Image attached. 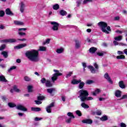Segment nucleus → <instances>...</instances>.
I'll use <instances>...</instances> for the list:
<instances>
[{
    "instance_id": "f257e3e1",
    "label": "nucleus",
    "mask_w": 127,
    "mask_h": 127,
    "mask_svg": "<svg viewBox=\"0 0 127 127\" xmlns=\"http://www.w3.org/2000/svg\"><path fill=\"white\" fill-rule=\"evenodd\" d=\"M46 47L40 46L38 50H32L26 52V57L32 62L39 61V51H45Z\"/></svg>"
},
{
    "instance_id": "f03ea898",
    "label": "nucleus",
    "mask_w": 127,
    "mask_h": 127,
    "mask_svg": "<svg viewBox=\"0 0 127 127\" xmlns=\"http://www.w3.org/2000/svg\"><path fill=\"white\" fill-rule=\"evenodd\" d=\"M97 25L101 28L102 32H104L106 34H109L110 32L112 31L111 27L108 26V24L105 22H99L98 23Z\"/></svg>"
},
{
    "instance_id": "7ed1b4c3",
    "label": "nucleus",
    "mask_w": 127,
    "mask_h": 127,
    "mask_svg": "<svg viewBox=\"0 0 127 127\" xmlns=\"http://www.w3.org/2000/svg\"><path fill=\"white\" fill-rule=\"evenodd\" d=\"M26 41V39H14V38H10L8 39H4L1 41L2 43H14L15 42H17L18 41Z\"/></svg>"
},
{
    "instance_id": "20e7f679",
    "label": "nucleus",
    "mask_w": 127,
    "mask_h": 127,
    "mask_svg": "<svg viewBox=\"0 0 127 127\" xmlns=\"http://www.w3.org/2000/svg\"><path fill=\"white\" fill-rule=\"evenodd\" d=\"M54 72H55V73L53 74L51 79L52 82H53V83H55V81L58 79V76H62V73L59 72V70L56 69H54Z\"/></svg>"
},
{
    "instance_id": "39448f33",
    "label": "nucleus",
    "mask_w": 127,
    "mask_h": 127,
    "mask_svg": "<svg viewBox=\"0 0 127 127\" xmlns=\"http://www.w3.org/2000/svg\"><path fill=\"white\" fill-rule=\"evenodd\" d=\"M51 24L53 25L52 27L51 28V29L53 30V31L57 32V31L59 30V23L55 21H53L51 22Z\"/></svg>"
},
{
    "instance_id": "423d86ee",
    "label": "nucleus",
    "mask_w": 127,
    "mask_h": 127,
    "mask_svg": "<svg viewBox=\"0 0 127 127\" xmlns=\"http://www.w3.org/2000/svg\"><path fill=\"white\" fill-rule=\"evenodd\" d=\"M79 96L78 98H80L81 101H82V98L89 96V93L87 90H81L79 91Z\"/></svg>"
},
{
    "instance_id": "0eeeda50",
    "label": "nucleus",
    "mask_w": 127,
    "mask_h": 127,
    "mask_svg": "<svg viewBox=\"0 0 127 127\" xmlns=\"http://www.w3.org/2000/svg\"><path fill=\"white\" fill-rule=\"evenodd\" d=\"M19 7L20 12H21V13H23V12H24V10H25V3L24 2H20L19 4Z\"/></svg>"
},
{
    "instance_id": "6e6552de",
    "label": "nucleus",
    "mask_w": 127,
    "mask_h": 127,
    "mask_svg": "<svg viewBox=\"0 0 127 127\" xmlns=\"http://www.w3.org/2000/svg\"><path fill=\"white\" fill-rule=\"evenodd\" d=\"M104 78L110 84H113V80H112L111 77H110V75H109V73H106L104 74Z\"/></svg>"
},
{
    "instance_id": "1a4fd4ad",
    "label": "nucleus",
    "mask_w": 127,
    "mask_h": 127,
    "mask_svg": "<svg viewBox=\"0 0 127 127\" xmlns=\"http://www.w3.org/2000/svg\"><path fill=\"white\" fill-rule=\"evenodd\" d=\"M54 107V103L53 102L51 103L48 107L46 108V111L47 113L50 114L51 113V109Z\"/></svg>"
},
{
    "instance_id": "9d476101",
    "label": "nucleus",
    "mask_w": 127,
    "mask_h": 127,
    "mask_svg": "<svg viewBox=\"0 0 127 127\" xmlns=\"http://www.w3.org/2000/svg\"><path fill=\"white\" fill-rule=\"evenodd\" d=\"M17 110H19L20 111H23V112H27V109L25 108L24 106L20 105L17 106Z\"/></svg>"
},
{
    "instance_id": "9b49d317",
    "label": "nucleus",
    "mask_w": 127,
    "mask_h": 127,
    "mask_svg": "<svg viewBox=\"0 0 127 127\" xmlns=\"http://www.w3.org/2000/svg\"><path fill=\"white\" fill-rule=\"evenodd\" d=\"M115 96L117 98H121L122 97V91L121 90H116L115 91Z\"/></svg>"
},
{
    "instance_id": "f8f14e48",
    "label": "nucleus",
    "mask_w": 127,
    "mask_h": 127,
    "mask_svg": "<svg viewBox=\"0 0 127 127\" xmlns=\"http://www.w3.org/2000/svg\"><path fill=\"white\" fill-rule=\"evenodd\" d=\"M94 100V98L92 97H84L81 98V102H85V101H92Z\"/></svg>"
},
{
    "instance_id": "ddd939ff",
    "label": "nucleus",
    "mask_w": 127,
    "mask_h": 127,
    "mask_svg": "<svg viewBox=\"0 0 127 127\" xmlns=\"http://www.w3.org/2000/svg\"><path fill=\"white\" fill-rule=\"evenodd\" d=\"M64 48L61 47V48H58L56 50V52L58 53V54H61L64 53Z\"/></svg>"
},
{
    "instance_id": "4468645a",
    "label": "nucleus",
    "mask_w": 127,
    "mask_h": 127,
    "mask_svg": "<svg viewBox=\"0 0 127 127\" xmlns=\"http://www.w3.org/2000/svg\"><path fill=\"white\" fill-rule=\"evenodd\" d=\"M26 46H27L26 44H22L14 47V49H21V48H23V47H26Z\"/></svg>"
},
{
    "instance_id": "2eb2a0df",
    "label": "nucleus",
    "mask_w": 127,
    "mask_h": 127,
    "mask_svg": "<svg viewBox=\"0 0 127 127\" xmlns=\"http://www.w3.org/2000/svg\"><path fill=\"white\" fill-rule=\"evenodd\" d=\"M102 92L100 89L97 88L94 92H92L93 96H97V95L100 94Z\"/></svg>"
},
{
    "instance_id": "dca6fc26",
    "label": "nucleus",
    "mask_w": 127,
    "mask_h": 127,
    "mask_svg": "<svg viewBox=\"0 0 127 127\" xmlns=\"http://www.w3.org/2000/svg\"><path fill=\"white\" fill-rule=\"evenodd\" d=\"M83 124H88V125H91L93 121L90 119H85L82 121Z\"/></svg>"
},
{
    "instance_id": "f3484780",
    "label": "nucleus",
    "mask_w": 127,
    "mask_h": 127,
    "mask_svg": "<svg viewBox=\"0 0 127 127\" xmlns=\"http://www.w3.org/2000/svg\"><path fill=\"white\" fill-rule=\"evenodd\" d=\"M81 82V79L77 80L76 79H73L71 80V84L73 85H77Z\"/></svg>"
},
{
    "instance_id": "a211bd4d",
    "label": "nucleus",
    "mask_w": 127,
    "mask_h": 127,
    "mask_svg": "<svg viewBox=\"0 0 127 127\" xmlns=\"http://www.w3.org/2000/svg\"><path fill=\"white\" fill-rule=\"evenodd\" d=\"M87 68H88V69H90L91 73H92L93 74H95V73H96V69H95L93 66L88 65L87 66Z\"/></svg>"
},
{
    "instance_id": "6ab92c4d",
    "label": "nucleus",
    "mask_w": 127,
    "mask_h": 127,
    "mask_svg": "<svg viewBox=\"0 0 127 127\" xmlns=\"http://www.w3.org/2000/svg\"><path fill=\"white\" fill-rule=\"evenodd\" d=\"M0 81H1V82H4V83H6V82H7V80L2 74L0 75Z\"/></svg>"
},
{
    "instance_id": "aec40b11",
    "label": "nucleus",
    "mask_w": 127,
    "mask_h": 127,
    "mask_svg": "<svg viewBox=\"0 0 127 127\" xmlns=\"http://www.w3.org/2000/svg\"><path fill=\"white\" fill-rule=\"evenodd\" d=\"M14 23L15 25H23L24 23L20 21L14 20Z\"/></svg>"
},
{
    "instance_id": "412c9836",
    "label": "nucleus",
    "mask_w": 127,
    "mask_h": 127,
    "mask_svg": "<svg viewBox=\"0 0 127 127\" xmlns=\"http://www.w3.org/2000/svg\"><path fill=\"white\" fill-rule=\"evenodd\" d=\"M31 111L33 112H40L41 111V108L39 107H32Z\"/></svg>"
},
{
    "instance_id": "4be33fe9",
    "label": "nucleus",
    "mask_w": 127,
    "mask_h": 127,
    "mask_svg": "<svg viewBox=\"0 0 127 127\" xmlns=\"http://www.w3.org/2000/svg\"><path fill=\"white\" fill-rule=\"evenodd\" d=\"M81 47V42L78 40L75 41V48L78 49Z\"/></svg>"
},
{
    "instance_id": "5701e85b",
    "label": "nucleus",
    "mask_w": 127,
    "mask_h": 127,
    "mask_svg": "<svg viewBox=\"0 0 127 127\" xmlns=\"http://www.w3.org/2000/svg\"><path fill=\"white\" fill-rule=\"evenodd\" d=\"M47 91L48 93H49V94H52V93L56 91V89L55 88H49L47 89Z\"/></svg>"
},
{
    "instance_id": "b1692460",
    "label": "nucleus",
    "mask_w": 127,
    "mask_h": 127,
    "mask_svg": "<svg viewBox=\"0 0 127 127\" xmlns=\"http://www.w3.org/2000/svg\"><path fill=\"white\" fill-rule=\"evenodd\" d=\"M119 87H120V88H122V89H125V88H126V86L124 84V81H120L119 83Z\"/></svg>"
},
{
    "instance_id": "393cba45",
    "label": "nucleus",
    "mask_w": 127,
    "mask_h": 127,
    "mask_svg": "<svg viewBox=\"0 0 127 127\" xmlns=\"http://www.w3.org/2000/svg\"><path fill=\"white\" fill-rule=\"evenodd\" d=\"M6 14L8 15H12L13 14L9 8H7L5 10Z\"/></svg>"
},
{
    "instance_id": "a878e982",
    "label": "nucleus",
    "mask_w": 127,
    "mask_h": 127,
    "mask_svg": "<svg viewBox=\"0 0 127 127\" xmlns=\"http://www.w3.org/2000/svg\"><path fill=\"white\" fill-rule=\"evenodd\" d=\"M79 84L78 86L79 89H83L84 86H85V83H84V82L83 81H80L79 83Z\"/></svg>"
},
{
    "instance_id": "bb28decb",
    "label": "nucleus",
    "mask_w": 127,
    "mask_h": 127,
    "mask_svg": "<svg viewBox=\"0 0 127 127\" xmlns=\"http://www.w3.org/2000/svg\"><path fill=\"white\" fill-rule=\"evenodd\" d=\"M96 51H97V48L95 47L91 48L89 49V52H90V53H95V52H96Z\"/></svg>"
},
{
    "instance_id": "cd10ccee",
    "label": "nucleus",
    "mask_w": 127,
    "mask_h": 127,
    "mask_svg": "<svg viewBox=\"0 0 127 127\" xmlns=\"http://www.w3.org/2000/svg\"><path fill=\"white\" fill-rule=\"evenodd\" d=\"M60 7L59 6V4H56L53 6V8L55 10H57L59 9Z\"/></svg>"
},
{
    "instance_id": "c85d7f7f",
    "label": "nucleus",
    "mask_w": 127,
    "mask_h": 127,
    "mask_svg": "<svg viewBox=\"0 0 127 127\" xmlns=\"http://www.w3.org/2000/svg\"><path fill=\"white\" fill-rule=\"evenodd\" d=\"M46 87H52V83L49 80H47L46 82Z\"/></svg>"
},
{
    "instance_id": "c756f323",
    "label": "nucleus",
    "mask_w": 127,
    "mask_h": 127,
    "mask_svg": "<svg viewBox=\"0 0 127 127\" xmlns=\"http://www.w3.org/2000/svg\"><path fill=\"white\" fill-rule=\"evenodd\" d=\"M81 107L84 109H89V107L88 105L86 104L85 103H82L81 105Z\"/></svg>"
},
{
    "instance_id": "7c9ffc66",
    "label": "nucleus",
    "mask_w": 127,
    "mask_h": 127,
    "mask_svg": "<svg viewBox=\"0 0 127 127\" xmlns=\"http://www.w3.org/2000/svg\"><path fill=\"white\" fill-rule=\"evenodd\" d=\"M115 40H116L117 41H121L122 39H123V36H119L118 37H116L114 38Z\"/></svg>"
},
{
    "instance_id": "2f4dec72",
    "label": "nucleus",
    "mask_w": 127,
    "mask_h": 127,
    "mask_svg": "<svg viewBox=\"0 0 127 127\" xmlns=\"http://www.w3.org/2000/svg\"><path fill=\"white\" fill-rule=\"evenodd\" d=\"M100 120L102 122H106V121H108V117L107 116H104L100 118Z\"/></svg>"
},
{
    "instance_id": "473e14b6",
    "label": "nucleus",
    "mask_w": 127,
    "mask_h": 127,
    "mask_svg": "<svg viewBox=\"0 0 127 127\" xmlns=\"http://www.w3.org/2000/svg\"><path fill=\"white\" fill-rule=\"evenodd\" d=\"M68 117H70L71 119H75V116H74V115H73V113L71 112H68L67 114Z\"/></svg>"
},
{
    "instance_id": "72a5a7b5",
    "label": "nucleus",
    "mask_w": 127,
    "mask_h": 127,
    "mask_svg": "<svg viewBox=\"0 0 127 127\" xmlns=\"http://www.w3.org/2000/svg\"><path fill=\"white\" fill-rule=\"evenodd\" d=\"M1 54H2V55H3V56L5 58H7V57L8 56V55H7V52H5V51H3L1 52Z\"/></svg>"
},
{
    "instance_id": "f704fd0d",
    "label": "nucleus",
    "mask_w": 127,
    "mask_h": 127,
    "mask_svg": "<svg viewBox=\"0 0 127 127\" xmlns=\"http://www.w3.org/2000/svg\"><path fill=\"white\" fill-rule=\"evenodd\" d=\"M60 13L61 14V15H66V14H67V12H66L65 10H62L60 11Z\"/></svg>"
},
{
    "instance_id": "c9c22d12",
    "label": "nucleus",
    "mask_w": 127,
    "mask_h": 127,
    "mask_svg": "<svg viewBox=\"0 0 127 127\" xmlns=\"http://www.w3.org/2000/svg\"><path fill=\"white\" fill-rule=\"evenodd\" d=\"M13 89L14 91H15V92H16L17 93H19V92H20L19 89L17 88V86H16V85H14L13 86Z\"/></svg>"
},
{
    "instance_id": "e433bc0d",
    "label": "nucleus",
    "mask_w": 127,
    "mask_h": 127,
    "mask_svg": "<svg viewBox=\"0 0 127 127\" xmlns=\"http://www.w3.org/2000/svg\"><path fill=\"white\" fill-rule=\"evenodd\" d=\"M24 80L25 81H26V82H30V81H31V78H30V77H29L27 76H25L24 77Z\"/></svg>"
},
{
    "instance_id": "4c0bfd02",
    "label": "nucleus",
    "mask_w": 127,
    "mask_h": 127,
    "mask_svg": "<svg viewBox=\"0 0 127 127\" xmlns=\"http://www.w3.org/2000/svg\"><path fill=\"white\" fill-rule=\"evenodd\" d=\"M27 88H28V92H29L30 93H31V92H32V89H33V86L32 85H29L27 87Z\"/></svg>"
},
{
    "instance_id": "58836bf2",
    "label": "nucleus",
    "mask_w": 127,
    "mask_h": 127,
    "mask_svg": "<svg viewBox=\"0 0 127 127\" xmlns=\"http://www.w3.org/2000/svg\"><path fill=\"white\" fill-rule=\"evenodd\" d=\"M126 57H125L124 55H121L120 56H118L117 57V59H125Z\"/></svg>"
},
{
    "instance_id": "ea45409f",
    "label": "nucleus",
    "mask_w": 127,
    "mask_h": 127,
    "mask_svg": "<svg viewBox=\"0 0 127 127\" xmlns=\"http://www.w3.org/2000/svg\"><path fill=\"white\" fill-rule=\"evenodd\" d=\"M50 39H47L45 42L43 43V45H45V44H49L50 43Z\"/></svg>"
},
{
    "instance_id": "a19ab883",
    "label": "nucleus",
    "mask_w": 127,
    "mask_h": 127,
    "mask_svg": "<svg viewBox=\"0 0 127 127\" xmlns=\"http://www.w3.org/2000/svg\"><path fill=\"white\" fill-rule=\"evenodd\" d=\"M127 94H124L122 95V96L119 100H127Z\"/></svg>"
},
{
    "instance_id": "79ce46f5",
    "label": "nucleus",
    "mask_w": 127,
    "mask_h": 127,
    "mask_svg": "<svg viewBox=\"0 0 127 127\" xmlns=\"http://www.w3.org/2000/svg\"><path fill=\"white\" fill-rule=\"evenodd\" d=\"M8 106H9L10 108H14V107H16L15 104L11 103H8Z\"/></svg>"
},
{
    "instance_id": "37998d69",
    "label": "nucleus",
    "mask_w": 127,
    "mask_h": 127,
    "mask_svg": "<svg viewBox=\"0 0 127 127\" xmlns=\"http://www.w3.org/2000/svg\"><path fill=\"white\" fill-rule=\"evenodd\" d=\"M104 54L105 53L103 52H99L97 53V55H98V56H104Z\"/></svg>"
},
{
    "instance_id": "c03bdc74",
    "label": "nucleus",
    "mask_w": 127,
    "mask_h": 127,
    "mask_svg": "<svg viewBox=\"0 0 127 127\" xmlns=\"http://www.w3.org/2000/svg\"><path fill=\"white\" fill-rule=\"evenodd\" d=\"M94 83V81L93 80H88L86 81V83L88 85H91V84H93Z\"/></svg>"
},
{
    "instance_id": "a18cd8bd",
    "label": "nucleus",
    "mask_w": 127,
    "mask_h": 127,
    "mask_svg": "<svg viewBox=\"0 0 127 127\" xmlns=\"http://www.w3.org/2000/svg\"><path fill=\"white\" fill-rule=\"evenodd\" d=\"M75 113L78 117H81L82 116V113H81V111L80 110H77L75 111Z\"/></svg>"
},
{
    "instance_id": "49530a36",
    "label": "nucleus",
    "mask_w": 127,
    "mask_h": 127,
    "mask_svg": "<svg viewBox=\"0 0 127 127\" xmlns=\"http://www.w3.org/2000/svg\"><path fill=\"white\" fill-rule=\"evenodd\" d=\"M72 74L73 72L70 71L66 74V78H69V77H71V76H72Z\"/></svg>"
},
{
    "instance_id": "de8ad7c7",
    "label": "nucleus",
    "mask_w": 127,
    "mask_h": 127,
    "mask_svg": "<svg viewBox=\"0 0 127 127\" xmlns=\"http://www.w3.org/2000/svg\"><path fill=\"white\" fill-rule=\"evenodd\" d=\"M16 69V66H11L9 69H8V72H10L11 71H12V70H14Z\"/></svg>"
},
{
    "instance_id": "09e8293b",
    "label": "nucleus",
    "mask_w": 127,
    "mask_h": 127,
    "mask_svg": "<svg viewBox=\"0 0 127 127\" xmlns=\"http://www.w3.org/2000/svg\"><path fill=\"white\" fill-rule=\"evenodd\" d=\"M26 30H27V28H19L18 29V31L21 32V31H25Z\"/></svg>"
},
{
    "instance_id": "8fccbe9b",
    "label": "nucleus",
    "mask_w": 127,
    "mask_h": 127,
    "mask_svg": "<svg viewBox=\"0 0 127 127\" xmlns=\"http://www.w3.org/2000/svg\"><path fill=\"white\" fill-rule=\"evenodd\" d=\"M91 1H92V0H84L83 4H86L88 3V2H91Z\"/></svg>"
},
{
    "instance_id": "3c124183",
    "label": "nucleus",
    "mask_w": 127,
    "mask_h": 127,
    "mask_svg": "<svg viewBox=\"0 0 127 127\" xmlns=\"http://www.w3.org/2000/svg\"><path fill=\"white\" fill-rule=\"evenodd\" d=\"M18 34L20 35V36H23L24 35H26V34L25 33L21 32H18Z\"/></svg>"
},
{
    "instance_id": "603ef678",
    "label": "nucleus",
    "mask_w": 127,
    "mask_h": 127,
    "mask_svg": "<svg viewBox=\"0 0 127 127\" xmlns=\"http://www.w3.org/2000/svg\"><path fill=\"white\" fill-rule=\"evenodd\" d=\"M82 2V0H78L76 1V5L77 6H80V4H81V2Z\"/></svg>"
},
{
    "instance_id": "864d4df0",
    "label": "nucleus",
    "mask_w": 127,
    "mask_h": 127,
    "mask_svg": "<svg viewBox=\"0 0 127 127\" xmlns=\"http://www.w3.org/2000/svg\"><path fill=\"white\" fill-rule=\"evenodd\" d=\"M46 79L45 78H42L41 80V82L42 84H45V83H46Z\"/></svg>"
},
{
    "instance_id": "5fc2aeb1",
    "label": "nucleus",
    "mask_w": 127,
    "mask_h": 127,
    "mask_svg": "<svg viewBox=\"0 0 127 127\" xmlns=\"http://www.w3.org/2000/svg\"><path fill=\"white\" fill-rule=\"evenodd\" d=\"M96 114L98 116H101V115H102V111H101V110H98L96 111Z\"/></svg>"
},
{
    "instance_id": "6e6d98bb",
    "label": "nucleus",
    "mask_w": 127,
    "mask_h": 127,
    "mask_svg": "<svg viewBox=\"0 0 127 127\" xmlns=\"http://www.w3.org/2000/svg\"><path fill=\"white\" fill-rule=\"evenodd\" d=\"M38 100L39 101H42L44 100V96H39L38 97Z\"/></svg>"
},
{
    "instance_id": "4d7b16f0",
    "label": "nucleus",
    "mask_w": 127,
    "mask_h": 127,
    "mask_svg": "<svg viewBox=\"0 0 127 127\" xmlns=\"http://www.w3.org/2000/svg\"><path fill=\"white\" fill-rule=\"evenodd\" d=\"M82 65L83 67V70H84V71H85V68H86V67H87V64L85 63H82Z\"/></svg>"
},
{
    "instance_id": "13d9d810",
    "label": "nucleus",
    "mask_w": 127,
    "mask_h": 127,
    "mask_svg": "<svg viewBox=\"0 0 127 127\" xmlns=\"http://www.w3.org/2000/svg\"><path fill=\"white\" fill-rule=\"evenodd\" d=\"M71 119L68 118L65 120V122L67 124H70L71 123Z\"/></svg>"
},
{
    "instance_id": "bf43d9fd",
    "label": "nucleus",
    "mask_w": 127,
    "mask_h": 127,
    "mask_svg": "<svg viewBox=\"0 0 127 127\" xmlns=\"http://www.w3.org/2000/svg\"><path fill=\"white\" fill-rule=\"evenodd\" d=\"M4 48H5V45H2L0 47V51H1V50H3V49H4Z\"/></svg>"
},
{
    "instance_id": "052dcab7",
    "label": "nucleus",
    "mask_w": 127,
    "mask_h": 127,
    "mask_svg": "<svg viewBox=\"0 0 127 127\" xmlns=\"http://www.w3.org/2000/svg\"><path fill=\"white\" fill-rule=\"evenodd\" d=\"M41 120H42V118L36 117L35 118V121H36V122H38L39 121H41Z\"/></svg>"
},
{
    "instance_id": "680f3d73",
    "label": "nucleus",
    "mask_w": 127,
    "mask_h": 127,
    "mask_svg": "<svg viewBox=\"0 0 127 127\" xmlns=\"http://www.w3.org/2000/svg\"><path fill=\"white\" fill-rule=\"evenodd\" d=\"M4 15V12L3 11H0V17Z\"/></svg>"
},
{
    "instance_id": "e2e57ef3",
    "label": "nucleus",
    "mask_w": 127,
    "mask_h": 127,
    "mask_svg": "<svg viewBox=\"0 0 127 127\" xmlns=\"http://www.w3.org/2000/svg\"><path fill=\"white\" fill-rule=\"evenodd\" d=\"M35 102L37 105H41L42 104V102L37 100L35 101Z\"/></svg>"
},
{
    "instance_id": "0e129e2a",
    "label": "nucleus",
    "mask_w": 127,
    "mask_h": 127,
    "mask_svg": "<svg viewBox=\"0 0 127 127\" xmlns=\"http://www.w3.org/2000/svg\"><path fill=\"white\" fill-rule=\"evenodd\" d=\"M117 53H118V54H119V55H123V54H124V53L121 51H118L117 52Z\"/></svg>"
},
{
    "instance_id": "69168bd1",
    "label": "nucleus",
    "mask_w": 127,
    "mask_h": 127,
    "mask_svg": "<svg viewBox=\"0 0 127 127\" xmlns=\"http://www.w3.org/2000/svg\"><path fill=\"white\" fill-rule=\"evenodd\" d=\"M114 20H120V16H116L114 17Z\"/></svg>"
},
{
    "instance_id": "338daca9",
    "label": "nucleus",
    "mask_w": 127,
    "mask_h": 127,
    "mask_svg": "<svg viewBox=\"0 0 127 127\" xmlns=\"http://www.w3.org/2000/svg\"><path fill=\"white\" fill-rule=\"evenodd\" d=\"M5 27L3 25H0V29H4Z\"/></svg>"
},
{
    "instance_id": "774afa93",
    "label": "nucleus",
    "mask_w": 127,
    "mask_h": 127,
    "mask_svg": "<svg viewBox=\"0 0 127 127\" xmlns=\"http://www.w3.org/2000/svg\"><path fill=\"white\" fill-rule=\"evenodd\" d=\"M120 126L121 127H127V125H126L124 123H121Z\"/></svg>"
}]
</instances>
